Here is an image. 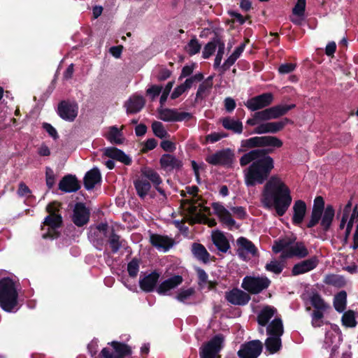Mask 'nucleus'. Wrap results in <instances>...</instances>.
Masks as SVG:
<instances>
[{
    "instance_id": "f257e3e1",
    "label": "nucleus",
    "mask_w": 358,
    "mask_h": 358,
    "mask_svg": "<svg viewBox=\"0 0 358 358\" xmlns=\"http://www.w3.org/2000/svg\"><path fill=\"white\" fill-rule=\"evenodd\" d=\"M268 152L265 150H252L241 157V166L251 163L244 171L245 183L248 187L262 184L273 169V159L267 155Z\"/></svg>"
},
{
    "instance_id": "f03ea898",
    "label": "nucleus",
    "mask_w": 358,
    "mask_h": 358,
    "mask_svg": "<svg viewBox=\"0 0 358 358\" xmlns=\"http://www.w3.org/2000/svg\"><path fill=\"white\" fill-rule=\"evenodd\" d=\"M290 190L278 177L273 176L264 186L261 201L264 207H274L277 214L282 216L291 205Z\"/></svg>"
},
{
    "instance_id": "7ed1b4c3",
    "label": "nucleus",
    "mask_w": 358,
    "mask_h": 358,
    "mask_svg": "<svg viewBox=\"0 0 358 358\" xmlns=\"http://www.w3.org/2000/svg\"><path fill=\"white\" fill-rule=\"evenodd\" d=\"M335 210L331 205L324 207V201L322 196H317L314 200L310 220L307 227L312 228L320 224L323 232L328 231L333 223Z\"/></svg>"
},
{
    "instance_id": "20e7f679",
    "label": "nucleus",
    "mask_w": 358,
    "mask_h": 358,
    "mask_svg": "<svg viewBox=\"0 0 358 358\" xmlns=\"http://www.w3.org/2000/svg\"><path fill=\"white\" fill-rule=\"evenodd\" d=\"M17 285L10 278L0 280V306L7 312H15L17 308Z\"/></svg>"
},
{
    "instance_id": "39448f33",
    "label": "nucleus",
    "mask_w": 358,
    "mask_h": 358,
    "mask_svg": "<svg viewBox=\"0 0 358 358\" xmlns=\"http://www.w3.org/2000/svg\"><path fill=\"white\" fill-rule=\"evenodd\" d=\"M272 249L275 253L281 252V257L284 259L303 258L308 255V249L302 242H295L287 238L275 241Z\"/></svg>"
},
{
    "instance_id": "423d86ee",
    "label": "nucleus",
    "mask_w": 358,
    "mask_h": 358,
    "mask_svg": "<svg viewBox=\"0 0 358 358\" xmlns=\"http://www.w3.org/2000/svg\"><path fill=\"white\" fill-rule=\"evenodd\" d=\"M59 206L57 202H52L47 206L46 209L49 215L45 218L41 227V236L43 238L53 239L58 236V229L62 222V216L57 213Z\"/></svg>"
},
{
    "instance_id": "0eeeda50",
    "label": "nucleus",
    "mask_w": 358,
    "mask_h": 358,
    "mask_svg": "<svg viewBox=\"0 0 358 358\" xmlns=\"http://www.w3.org/2000/svg\"><path fill=\"white\" fill-rule=\"evenodd\" d=\"M268 335L265 345L266 350L273 354L281 348V336L283 334V324L280 318H275L268 324L266 329Z\"/></svg>"
},
{
    "instance_id": "6e6552de",
    "label": "nucleus",
    "mask_w": 358,
    "mask_h": 358,
    "mask_svg": "<svg viewBox=\"0 0 358 358\" xmlns=\"http://www.w3.org/2000/svg\"><path fill=\"white\" fill-rule=\"evenodd\" d=\"M271 280L266 276L247 275L243 279L242 288L252 294H259L266 289Z\"/></svg>"
},
{
    "instance_id": "1a4fd4ad",
    "label": "nucleus",
    "mask_w": 358,
    "mask_h": 358,
    "mask_svg": "<svg viewBox=\"0 0 358 358\" xmlns=\"http://www.w3.org/2000/svg\"><path fill=\"white\" fill-rule=\"evenodd\" d=\"M224 340V336L221 334L214 336L201 348L200 357L217 358L218 353L223 347Z\"/></svg>"
},
{
    "instance_id": "9d476101",
    "label": "nucleus",
    "mask_w": 358,
    "mask_h": 358,
    "mask_svg": "<svg viewBox=\"0 0 358 358\" xmlns=\"http://www.w3.org/2000/svg\"><path fill=\"white\" fill-rule=\"evenodd\" d=\"M213 207L215 215L225 227L230 230L238 228L239 226L236 224L230 208L227 209L218 203H214Z\"/></svg>"
},
{
    "instance_id": "9b49d317",
    "label": "nucleus",
    "mask_w": 358,
    "mask_h": 358,
    "mask_svg": "<svg viewBox=\"0 0 358 358\" xmlns=\"http://www.w3.org/2000/svg\"><path fill=\"white\" fill-rule=\"evenodd\" d=\"M108 231V225L106 223H101L94 227H90L88 237L96 249L99 250L102 249Z\"/></svg>"
},
{
    "instance_id": "f8f14e48",
    "label": "nucleus",
    "mask_w": 358,
    "mask_h": 358,
    "mask_svg": "<svg viewBox=\"0 0 358 358\" xmlns=\"http://www.w3.org/2000/svg\"><path fill=\"white\" fill-rule=\"evenodd\" d=\"M262 343L254 340L241 345L237 354L239 358H257L262 351Z\"/></svg>"
},
{
    "instance_id": "ddd939ff",
    "label": "nucleus",
    "mask_w": 358,
    "mask_h": 358,
    "mask_svg": "<svg viewBox=\"0 0 358 358\" xmlns=\"http://www.w3.org/2000/svg\"><path fill=\"white\" fill-rule=\"evenodd\" d=\"M234 154L230 149L218 151L208 155L206 161L212 165L231 166L234 162Z\"/></svg>"
},
{
    "instance_id": "4468645a",
    "label": "nucleus",
    "mask_w": 358,
    "mask_h": 358,
    "mask_svg": "<svg viewBox=\"0 0 358 358\" xmlns=\"http://www.w3.org/2000/svg\"><path fill=\"white\" fill-rule=\"evenodd\" d=\"M103 155L112 159H108L106 162V166L109 169H113L115 167V162L113 159L117 160L126 165H129L131 162V158L127 155L122 150L114 148H107L103 150Z\"/></svg>"
},
{
    "instance_id": "2eb2a0df",
    "label": "nucleus",
    "mask_w": 358,
    "mask_h": 358,
    "mask_svg": "<svg viewBox=\"0 0 358 358\" xmlns=\"http://www.w3.org/2000/svg\"><path fill=\"white\" fill-rule=\"evenodd\" d=\"M273 101V96L271 93H264L248 99L245 106L251 111L268 106Z\"/></svg>"
},
{
    "instance_id": "dca6fc26",
    "label": "nucleus",
    "mask_w": 358,
    "mask_h": 358,
    "mask_svg": "<svg viewBox=\"0 0 358 358\" xmlns=\"http://www.w3.org/2000/svg\"><path fill=\"white\" fill-rule=\"evenodd\" d=\"M236 244L237 254L243 260L248 259L249 255L252 257L257 255V250L255 245L246 238H238L236 241Z\"/></svg>"
},
{
    "instance_id": "f3484780",
    "label": "nucleus",
    "mask_w": 358,
    "mask_h": 358,
    "mask_svg": "<svg viewBox=\"0 0 358 358\" xmlns=\"http://www.w3.org/2000/svg\"><path fill=\"white\" fill-rule=\"evenodd\" d=\"M78 106L75 101H62L58 106V114L64 120L73 121L78 115Z\"/></svg>"
},
{
    "instance_id": "a211bd4d",
    "label": "nucleus",
    "mask_w": 358,
    "mask_h": 358,
    "mask_svg": "<svg viewBox=\"0 0 358 358\" xmlns=\"http://www.w3.org/2000/svg\"><path fill=\"white\" fill-rule=\"evenodd\" d=\"M290 122V120L287 118H285L282 120L278 122H267L259 124L254 131V133L258 134H275L285 127L286 124Z\"/></svg>"
},
{
    "instance_id": "6ab92c4d",
    "label": "nucleus",
    "mask_w": 358,
    "mask_h": 358,
    "mask_svg": "<svg viewBox=\"0 0 358 358\" xmlns=\"http://www.w3.org/2000/svg\"><path fill=\"white\" fill-rule=\"evenodd\" d=\"M190 117V113L179 112L176 109L163 108L159 109V118L165 122H180Z\"/></svg>"
},
{
    "instance_id": "aec40b11",
    "label": "nucleus",
    "mask_w": 358,
    "mask_h": 358,
    "mask_svg": "<svg viewBox=\"0 0 358 358\" xmlns=\"http://www.w3.org/2000/svg\"><path fill=\"white\" fill-rule=\"evenodd\" d=\"M90 214V210L85 204L77 203L73 209L72 220L76 226L82 227L89 222Z\"/></svg>"
},
{
    "instance_id": "412c9836",
    "label": "nucleus",
    "mask_w": 358,
    "mask_h": 358,
    "mask_svg": "<svg viewBox=\"0 0 358 358\" xmlns=\"http://www.w3.org/2000/svg\"><path fill=\"white\" fill-rule=\"evenodd\" d=\"M182 281L181 275H173L163 280L157 287V292L160 295H169L171 291L182 284Z\"/></svg>"
},
{
    "instance_id": "4be33fe9",
    "label": "nucleus",
    "mask_w": 358,
    "mask_h": 358,
    "mask_svg": "<svg viewBox=\"0 0 358 358\" xmlns=\"http://www.w3.org/2000/svg\"><path fill=\"white\" fill-rule=\"evenodd\" d=\"M226 299L231 304L244 306L249 302L250 296L241 289H233L226 293Z\"/></svg>"
},
{
    "instance_id": "5701e85b",
    "label": "nucleus",
    "mask_w": 358,
    "mask_h": 358,
    "mask_svg": "<svg viewBox=\"0 0 358 358\" xmlns=\"http://www.w3.org/2000/svg\"><path fill=\"white\" fill-rule=\"evenodd\" d=\"M150 239L152 245L162 252L168 251L174 243L173 239L167 236L152 234Z\"/></svg>"
},
{
    "instance_id": "b1692460",
    "label": "nucleus",
    "mask_w": 358,
    "mask_h": 358,
    "mask_svg": "<svg viewBox=\"0 0 358 358\" xmlns=\"http://www.w3.org/2000/svg\"><path fill=\"white\" fill-rule=\"evenodd\" d=\"M275 318H280L278 316L277 309L273 306H265L259 311L257 315V322L262 327H265L268 322Z\"/></svg>"
},
{
    "instance_id": "393cba45",
    "label": "nucleus",
    "mask_w": 358,
    "mask_h": 358,
    "mask_svg": "<svg viewBox=\"0 0 358 358\" xmlns=\"http://www.w3.org/2000/svg\"><path fill=\"white\" fill-rule=\"evenodd\" d=\"M159 277L160 274L157 271L145 275L139 280L140 287L147 292L153 291L155 287H156Z\"/></svg>"
},
{
    "instance_id": "a878e982",
    "label": "nucleus",
    "mask_w": 358,
    "mask_h": 358,
    "mask_svg": "<svg viewBox=\"0 0 358 358\" xmlns=\"http://www.w3.org/2000/svg\"><path fill=\"white\" fill-rule=\"evenodd\" d=\"M318 264L316 257L302 261L295 264L292 268V274L294 275L303 274L314 269Z\"/></svg>"
},
{
    "instance_id": "bb28decb",
    "label": "nucleus",
    "mask_w": 358,
    "mask_h": 358,
    "mask_svg": "<svg viewBox=\"0 0 358 358\" xmlns=\"http://www.w3.org/2000/svg\"><path fill=\"white\" fill-rule=\"evenodd\" d=\"M144 105V98L142 96L136 94L131 96L124 103V107L127 113H137L143 108Z\"/></svg>"
},
{
    "instance_id": "cd10ccee",
    "label": "nucleus",
    "mask_w": 358,
    "mask_h": 358,
    "mask_svg": "<svg viewBox=\"0 0 358 358\" xmlns=\"http://www.w3.org/2000/svg\"><path fill=\"white\" fill-rule=\"evenodd\" d=\"M141 176L145 178L148 181L150 180L155 189L163 196H164V191L160 187L162 180L160 176L155 171L145 168L141 170Z\"/></svg>"
},
{
    "instance_id": "c85d7f7f",
    "label": "nucleus",
    "mask_w": 358,
    "mask_h": 358,
    "mask_svg": "<svg viewBox=\"0 0 358 358\" xmlns=\"http://www.w3.org/2000/svg\"><path fill=\"white\" fill-rule=\"evenodd\" d=\"M59 189L65 192H75L80 189V185L75 176H64L59 183Z\"/></svg>"
},
{
    "instance_id": "c756f323",
    "label": "nucleus",
    "mask_w": 358,
    "mask_h": 358,
    "mask_svg": "<svg viewBox=\"0 0 358 358\" xmlns=\"http://www.w3.org/2000/svg\"><path fill=\"white\" fill-rule=\"evenodd\" d=\"M101 173L97 168H93L89 171L84 178V185L87 189H92L95 185L100 182Z\"/></svg>"
},
{
    "instance_id": "7c9ffc66",
    "label": "nucleus",
    "mask_w": 358,
    "mask_h": 358,
    "mask_svg": "<svg viewBox=\"0 0 358 358\" xmlns=\"http://www.w3.org/2000/svg\"><path fill=\"white\" fill-rule=\"evenodd\" d=\"M293 210V223L295 224H301L304 218L306 211V205L305 202L301 200L296 201L294 204Z\"/></svg>"
},
{
    "instance_id": "2f4dec72",
    "label": "nucleus",
    "mask_w": 358,
    "mask_h": 358,
    "mask_svg": "<svg viewBox=\"0 0 358 358\" xmlns=\"http://www.w3.org/2000/svg\"><path fill=\"white\" fill-rule=\"evenodd\" d=\"M308 300L315 309L314 311L324 312L330 308L329 305L317 292H312L309 296Z\"/></svg>"
},
{
    "instance_id": "473e14b6",
    "label": "nucleus",
    "mask_w": 358,
    "mask_h": 358,
    "mask_svg": "<svg viewBox=\"0 0 358 358\" xmlns=\"http://www.w3.org/2000/svg\"><path fill=\"white\" fill-rule=\"evenodd\" d=\"M221 122L224 129L232 131L236 134H241L243 131L242 122L236 119L227 117L221 120Z\"/></svg>"
},
{
    "instance_id": "72a5a7b5",
    "label": "nucleus",
    "mask_w": 358,
    "mask_h": 358,
    "mask_svg": "<svg viewBox=\"0 0 358 358\" xmlns=\"http://www.w3.org/2000/svg\"><path fill=\"white\" fill-rule=\"evenodd\" d=\"M212 239L217 248L221 252H226L229 249V243L222 232L218 231H213Z\"/></svg>"
},
{
    "instance_id": "f704fd0d",
    "label": "nucleus",
    "mask_w": 358,
    "mask_h": 358,
    "mask_svg": "<svg viewBox=\"0 0 358 358\" xmlns=\"http://www.w3.org/2000/svg\"><path fill=\"white\" fill-rule=\"evenodd\" d=\"M341 332L336 325L331 324V328L326 332L324 343L328 346L341 341Z\"/></svg>"
},
{
    "instance_id": "c9c22d12",
    "label": "nucleus",
    "mask_w": 358,
    "mask_h": 358,
    "mask_svg": "<svg viewBox=\"0 0 358 358\" xmlns=\"http://www.w3.org/2000/svg\"><path fill=\"white\" fill-rule=\"evenodd\" d=\"M306 0H297L294 7L292 9V13L295 16L292 18V22L294 24H299L303 19L306 10Z\"/></svg>"
},
{
    "instance_id": "e433bc0d",
    "label": "nucleus",
    "mask_w": 358,
    "mask_h": 358,
    "mask_svg": "<svg viewBox=\"0 0 358 358\" xmlns=\"http://www.w3.org/2000/svg\"><path fill=\"white\" fill-rule=\"evenodd\" d=\"M134 185L138 195L142 199L145 198L151 188L150 182L142 176L134 181Z\"/></svg>"
},
{
    "instance_id": "4c0bfd02",
    "label": "nucleus",
    "mask_w": 358,
    "mask_h": 358,
    "mask_svg": "<svg viewBox=\"0 0 358 358\" xmlns=\"http://www.w3.org/2000/svg\"><path fill=\"white\" fill-rule=\"evenodd\" d=\"M160 164L163 169L168 170L178 169L182 165L181 162L179 159L169 154L162 156L160 159Z\"/></svg>"
},
{
    "instance_id": "58836bf2",
    "label": "nucleus",
    "mask_w": 358,
    "mask_h": 358,
    "mask_svg": "<svg viewBox=\"0 0 358 358\" xmlns=\"http://www.w3.org/2000/svg\"><path fill=\"white\" fill-rule=\"evenodd\" d=\"M192 252L194 257L203 263H207L209 261V253L205 247L200 243L192 244Z\"/></svg>"
},
{
    "instance_id": "ea45409f",
    "label": "nucleus",
    "mask_w": 358,
    "mask_h": 358,
    "mask_svg": "<svg viewBox=\"0 0 358 358\" xmlns=\"http://www.w3.org/2000/svg\"><path fill=\"white\" fill-rule=\"evenodd\" d=\"M295 105H278L268 108L270 117L271 119H276L279 117L286 114L289 110L293 108Z\"/></svg>"
},
{
    "instance_id": "a19ab883",
    "label": "nucleus",
    "mask_w": 358,
    "mask_h": 358,
    "mask_svg": "<svg viewBox=\"0 0 358 358\" xmlns=\"http://www.w3.org/2000/svg\"><path fill=\"white\" fill-rule=\"evenodd\" d=\"M106 137L110 143L115 144H121L124 141L122 132L116 126H113L109 128L108 133L106 134Z\"/></svg>"
},
{
    "instance_id": "79ce46f5",
    "label": "nucleus",
    "mask_w": 358,
    "mask_h": 358,
    "mask_svg": "<svg viewBox=\"0 0 358 358\" xmlns=\"http://www.w3.org/2000/svg\"><path fill=\"white\" fill-rule=\"evenodd\" d=\"M346 303L347 293L345 291H341L334 296V306L338 312L343 313L346 308Z\"/></svg>"
},
{
    "instance_id": "37998d69",
    "label": "nucleus",
    "mask_w": 358,
    "mask_h": 358,
    "mask_svg": "<svg viewBox=\"0 0 358 358\" xmlns=\"http://www.w3.org/2000/svg\"><path fill=\"white\" fill-rule=\"evenodd\" d=\"M108 242L113 253H116L121 248H124L126 245V241L121 239L120 236L114 234L113 229L111 230Z\"/></svg>"
},
{
    "instance_id": "c03bdc74",
    "label": "nucleus",
    "mask_w": 358,
    "mask_h": 358,
    "mask_svg": "<svg viewBox=\"0 0 358 358\" xmlns=\"http://www.w3.org/2000/svg\"><path fill=\"white\" fill-rule=\"evenodd\" d=\"M212 77H209L208 80L203 82L199 87L196 94V99H203L210 94L212 88Z\"/></svg>"
},
{
    "instance_id": "a18cd8bd",
    "label": "nucleus",
    "mask_w": 358,
    "mask_h": 358,
    "mask_svg": "<svg viewBox=\"0 0 358 358\" xmlns=\"http://www.w3.org/2000/svg\"><path fill=\"white\" fill-rule=\"evenodd\" d=\"M221 43H223V42L218 38H215L213 40L208 42L203 48L202 52L203 57L204 59L210 57L215 52L216 48H219Z\"/></svg>"
},
{
    "instance_id": "49530a36",
    "label": "nucleus",
    "mask_w": 358,
    "mask_h": 358,
    "mask_svg": "<svg viewBox=\"0 0 358 358\" xmlns=\"http://www.w3.org/2000/svg\"><path fill=\"white\" fill-rule=\"evenodd\" d=\"M195 294V289L192 287L180 289L176 296V299L183 303H189V301Z\"/></svg>"
},
{
    "instance_id": "de8ad7c7",
    "label": "nucleus",
    "mask_w": 358,
    "mask_h": 358,
    "mask_svg": "<svg viewBox=\"0 0 358 358\" xmlns=\"http://www.w3.org/2000/svg\"><path fill=\"white\" fill-rule=\"evenodd\" d=\"M260 141L261 146L280 148L282 145V141L280 139L272 136H260Z\"/></svg>"
},
{
    "instance_id": "09e8293b",
    "label": "nucleus",
    "mask_w": 358,
    "mask_h": 358,
    "mask_svg": "<svg viewBox=\"0 0 358 358\" xmlns=\"http://www.w3.org/2000/svg\"><path fill=\"white\" fill-rule=\"evenodd\" d=\"M110 345L113 347L115 351V355L117 357L123 358L124 356L131 354L130 348L125 344L113 341Z\"/></svg>"
},
{
    "instance_id": "8fccbe9b",
    "label": "nucleus",
    "mask_w": 358,
    "mask_h": 358,
    "mask_svg": "<svg viewBox=\"0 0 358 358\" xmlns=\"http://www.w3.org/2000/svg\"><path fill=\"white\" fill-rule=\"evenodd\" d=\"M342 323L346 327H355L357 325L355 313L352 310L345 312L342 316Z\"/></svg>"
},
{
    "instance_id": "3c124183",
    "label": "nucleus",
    "mask_w": 358,
    "mask_h": 358,
    "mask_svg": "<svg viewBox=\"0 0 358 358\" xmlns=\"http://www.w3.org/2000/svg\"><path fill=\"white\" fill-rule=\"evenodd\" d=\"M201 45L198 40L194 37L192 38L185 46V51L189 55H194L199 52Z\"/></svg>"
},
{
    "instance_id": "603ef678",
    "label": "nucleus",
    "mask_w": 358,
    "mask_h": 358,
    "mask_svg": "<svg viewBox=\"0 0 358 358\" xmlns=\"http://www.w3.org/2000/svg\"><path fill=\"white\" fill-rule=\"evenodd\" d=\"M324 313L321 311H313L311 314V324L313 327H320L324 324Z\"/></svg>"
},
{
    "instance_id": "864d4df0",
    "label": "nucleus",
    "mask_w": 358,
    "mask_h": 358,
    "mask_svg": "<svg viewBox=\"0 0 358 358\" xmlns=\"http://www.w3.org/2000/svg\"><path fill=\"white\" fill-rule=\"evenodd\" d=\"M152 129L155 135L160 138H165L167 136V131L160 122H154L152 124Z\"/></svg>"
},
{
    "instance_id": "5fc2aeb1",
    "label": "nucleus",
    "mask_w": 358,
    "mask_h": 358,
    "mask_svg": "<svg viewBox=\"0 0 358 358\" xmlns=\"http://www.w3.org/2000/svg\"><path fill=\"white\" fill-rule=\"evenodd\" d=\"M265 268L268 271L274 273L275 274H279L282 272L283 266L280 262L276 260H273L266 264Z\"/></svg>"
},
{
    "instance_id": "6e6d98bb",
    "label": "nucleus",
    "mask_w": 358,
    "mask_h": 358,
    "mask_svg": "<svg viewBox=\"0 0 358 358\" xmlns=\"http://www.w3.org/2000/svg\"><path fill=\"white\" fill-rule=\"evenodd\" d=\"M358 216V205L355 206L353 208V210L351 213L350 219L348 222V224H347L346 228H345V238H347L352 231L353 224H354V220L355 217Z\"/></svg>"
},
{
    "instance_id": "4d7b16f0",
    "label": "nucleus",
    "mask_w": 358,
    "mask_h": 358,
    "mask_svg": "<svg viewBox=\"0 0 358 358\" xmlns=\"http://www.w3.org/2000/svg\"><path fill=\"white\" fill-rule=\"evenodd\" d=\"M260 137L255 136L241 141V146L248 148L259 147L260 145Z\"/></svg>"
},
{
    "instance_id": "13d9d810",
    "label": "nucleus",
    "mask_w": 358,
    "mask_h": 358,
    "mask_svg": "<svg viewBox=\"0 0 358 358\" xmlns=\"http://www.w3.org/2000/svg\"><path fill=\"white\" fill-rule=\"evenodd\" d=\"M324 282L328 285L340 287L343 284V279L336 275H329L326 276Z\"/></svg>"
},
{
    "instance_id": "bf43d9fd",
    "label": "nucleus",
    "mask_w": 358,
    "mask_h": 358,
    "mask_svg": "<svg viewBox=\"0 0 358 358\" xmlns=\"http://www.w3.org/2000/svg\"><path fill=\"white\" fill-rule=\"evenodd\" d=\"M196 273H197L198 278H199L198 284H199V287L202 289L206 286V285L208 282V275L205 272V271L202 268H196Z\"/></svg>"
},
{
    "instance_id": "052dcab7",
    "label": "nucleus",
    "mask_w": 358,
    "mask_h": 358,
    "mask_svg": "<svg viewBox=\"0 0 358 358\" xmlns=\"http://www.w3.org/2000/svg\"><path fill=\"white\" fill-rule=\"evenodd\" d=\"M127 271L129 273V275L134 278L137 275L138 271H139V264L138 260L136 259H132L127 266Z\"/></svg>"
},
{
    "instance_id": "680f3d73",
    "label": "nucleus",
    "mask_w": 358,
    "mask_h": 358,
    "mask_svg": "<svg viewBox=\"0 0 358 358\" xmlns=\"http://www.w3.org/2000/svg\"><path fill=\"white\" fill-rule=\"evenodd\" d=\"M231 211L232 212L234 218L236 219H244L246 215L245 209L242 206L231 207Z\"/></svg>"
},
{
    "instance_id": "e2e57ef3",
    "label": "nucleus",
    "mask_w": 358,
    "mask_h": 358,
    "mask_svg": "<svg viewBox=\"0 0 358 358\" xmlns=\"http://www.w3.org/2000/svg\"><path fill=\"white\" fill-rule=\"evenodd\" d=\"M45 177L46 185L49 189H51L55 185V178L54 172L50 168H46Z\"/></svg>"
},
{
    "instance_id": "0e129e2a",
    "label": "nucleus",
    "mask_w": 358,
    "mask_h": 358,
    "mask_svg": "<svg viewBox=\"0 0 358 358\" xmlns=\"http://www.w3.org/2000/svg\"><path fill=\"white\" fill-rule=\"evenodd\" d=\"M162 90V87L160 85H152L149 88H148L146 92L148 96H150L152 99H155L157 96L159 95Z\"/></svg>"
},
{
    "instance_id": "69168bd1",
    "label": "nucleus",
    "mask_w": 358,
    "mask_h": 358,
    "mask_svg": "<svg viewBox=\"0 0 358 358\" xmlns=\"http://www.w3.org/2000/svg\"><path fill=\"white\" fill-rule=\"evenodd\" d=\"M224 48L225 45L224 43H223L220 45V47L217 49V52L214 62V66L215 68L219 67L221 64L222 59L224 53Z\"/></svg>"
},
{
    "instance_id": "338daca9",
    "label": "nucleus",
    "mask_w": 358,
    "mask_h": 358,
    "mask_svg": "<svg viewBox=\"0 0 358 358\" xmlns=\"http://www.w3.org/2000/svg\"><path fill=\"white\" fill-rule=\"evenodd\" d=\"M296 65L292 63L282 64L279 66L278 71L281 74H286L293 71Z\"/></svg>"
},
{
    "instance_id": "774afa93",
    "label": "nucleus",
    "mask_w": 358,
    "mask_h": 358,
    "mask_svg": "<svg viewBox=\"0 0 358 358\" xmlns=\"http://www.w3.org/2000/svg\"><path fill=\"white\" fill-rule=\"evenodd\" d=\"M224 137H226V135L222 133L214 132V133H212V134L208 135L206 137V141L213 143H215V142L220 141V139H222Z\"/></svg>"
}]
</instances>
